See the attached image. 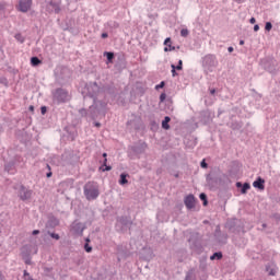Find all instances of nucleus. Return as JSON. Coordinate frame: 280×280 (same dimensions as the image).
I'll return each instance as SVG.
<instances>
[{
	"instance_id": "obj_1",
	"label": "nucleus",
	"mask_w": 280,
	"mask_h": 280,
	"mask_svg": "<svg viewBox=\"0 0 280 280\" xmlns=\"http://www.w3.org/2000/svg\"><path fill=\"white\" fill-rule=\"evenodd\" d=\"M83 194L89 201L97 200L100 198V185H97V182L85 183Z\"/></svg>"
},
{
	"instance_id": "obj_2",
	"label": "nucleus",
	"mask_w": 280,
	"mask_h": 280,
	"mask_svg": "<svg viewBox=\"0 0 280 280\" xmlns=\"http://www.w3.org/2000/svg\"><path fill=\"white\" fill-rule=\"evenodd\" d=\"M147 150L148 143L139 140L138 142L128 148V156L129 159H141V154H145Z\"/></svg>"
},
{
	"instance_id": "obj_3",
	"label": "nucleus",
	"mask_w": 280,
	"mask_h": 280,
	"mask_svg": "<svg viewBox=\"0 0 280 280\" xmlns=\"http://www.w3.org/2000/svg\"><path fill=\"white\" fill-rule=\"evenodd\" d=\"M54 101L57 102V104H65L66 102H69L71 100V96L69 95V92L65 89H57L52 93Z\"/></svg>"
},
{
	"instance_id": "obj_4",
	"label": "nucleus",
	"mask_w": 280,
	"mask_h": 280,
	"mask_svg": "<svg viewBox=\"0 0 280 280\" xmlns=\"http://www.w3.org/2000/svg\"><path fill=\"white\" fill-rule=\"evenodd\" d=\"M202 65L206 69H213L218 67V59L214 55H206L202 59Z\"/></svg>"
},
{
	"instance_id": "obj_5",
	"label": "nucleus",
	"mask_w": 280,
	"mask_h": 280,
	"mask_svg": "<svg viewBox=\"0 0 280 280\" xmlns=\"http://www.w3.org/2000/svg\"><path fill=\"white\" fill-rule=\"evenodd\" d=\"M103 97H104V93H98L96 96H93V95L84 96V101L89 102V100H92L94 106H106V104H108V103L102 102Z\"/></svg>"
},
{
	"instance_id": "obj_6",
	"label": "nucleus",
	"mask_w": 280,
	"mask_h": 280,
	"mask_svg": "<svg viewBox=\"0 0 280 280\" xmlns=\"http://www.w3.org/2000/svg\"><path fill=\"white\" fill-rule=\"evenodd\" d=\"M70 231L71 233H73V235L82 236V233H84V224H82L81 222L74 221L71 224Z\"/></svg>"
},
{
	"instance_id": "obj_7",
	"label": "nucleus",
	"mask_w": 280,
	"mask_h": 280,
	"mask_svg": "<svg viewBox=\"0 0 280 280\" xmlns=\"http://www.w3.org/2000/svg\"><path fill=\"white\" fill-rule=\"evenodd\" d=\"M19 197L20 200H23L25 202V200H30V198H32V190L27 189L24 185H21L19 190Z\"/></svg>"
},
{
	"instance_id": "obj_8",
	"label": "nucleus",
	"mask_w": 280,
	"mask_h": 280,
	"mask_svg": "<svg viewBox=\"0 0 280 280\" xmlns=\"http://www.w3.org/2000/svg\"><path fill=\"white\" fill-rule=\"evenodd\" d=\"M31 9H32V0H20L19 1L18 10L20 12L26 13V12H30Z\"/></svg>"
},
{
	"instance_id": "obj_9",
	"label": "nucleus",
	"mask_w": 280,
	"mask_h": 280,
	"mask_svg": "<svg viewBox=\"0 0 280 280\" xmlns=\"http://www.w3.org/2000/svg\"><path fill=\"white\" fill-rule=\"evenodd\" d=\"M185 207L191 211V209H196V197L194 195H188L184 199Z\"/></svg>"
},
{
	"instance_id": "obj_10",
	"label": "nucleus",
	"mask_w": 280,
	"mask_h": 280,
	"mask_svg": "<svg viewBox=\"0 0 280 280\" xmlns=\"http://www.w3.org/2000/svg\"><path fill=\"white\" fill-rule=\"evenodd\" d=\"M141 126H143V121H141V118H136L127 121V127L129 128V130H141Z\"/></svg>"
},
{
	"instance_id": "obj_11",
	"label": "nucleus",
	"mask_w": 280,
	"mask_h": 280,
	"mask_svg": "<svg viewBox=\"0 0 280 280\" xmlns=\"http://www.w3.org/2000/svg\"><path fill=\"white\" fill-rule=\"evenodd\" d=\"M65 130L68 133L69 140L75 141V139H78V129L75 128V126H67L65 127Z\"/></svg>"
},
{
	"instance_id": "obj_12",
	"label": "nucleus",
	"mask_w": 280,
	"mask_h": 280,
	"mask_svg": "<svg viewBox=\"0 0 280 280\" xmlns=\"http://www.w3.org/2000/svg\"><path fill=\"white\" fill-rule=\"evenodd\" d=\"M47 12H55V14H60V3L50 1L46 7Z\"/></svg>"
},
{
	"instance_id": "obj_13",
	"label": "nucleus",
	"mask_w": 280,
	"mask_h": 280,
	"mask_svg": "<svg viewBox=\"0 0 280 280\" xmlns=\"http://www.w3.org/2000/svg\"><path fill=\"white\" fill-rule=\"evenodd\" d=\"M117 222H119V224H121V226H126L128 229H130V226H132V219L127 215L119 217L117 219Z\"/></svg>"
},
{
	"instance_id": "obj_14",
	"label": "nucleus",
	"mask_w": 280,
	"mask_h": 280,
	"mask_svg": "<svg viewBox=\"0 0 280 280\" xmlns=\"http://www.w3.org/2000/svg\"><path fill=\"white\" fill-rule=\"evenodd\" d=\"M253 187H255V189L264 191L266 189V179L257 177V179L253 183Z\"/></svg>"
},
{
	"instance_id": "obj_15",
	"label": "nucleus",
	"mask_w": 280,
	"mask_h": 280,
	"mask_svg": "<svg viewBox=\"0 0 280 280\" xmlns=\"http://www.w3.org/2000/svg\"><path fill=\"white\" fill-rule=\"evenodd\" d=\"M200 121H201V124H203V126H207V124H211V113L210 112H201Z\"/></svg>"
},
{
	"instance_id": "obj_16",
	"label": "nucleus",
	"mask_w": 280,
	"mask_h": 280,
	"mask_svg": "<svg viewBox=\"0 0 280 280\" xmlns=\"http://www.w3.org/2000/svg\"><path fill=\"white\" fill-rule=\"evenodd\" d=\"M4 171H7L9 174H14L16 172V163L14 161H11L4 165Z\"/></svg>"
},
{
	"instance_id": "obj_17",
	"label": "nucleus",
	"mask_w": 280,
	"mask_h": 280,
	"mask_svg": "<svg viewBox=\"0 0 280 280\" xmlns=\"http://www.w3.org/2000/svg\"><path fill=\"white\" fill-rule=\"evenodd\" d=\"M89 117L95 121L100 117V109L97 107H89Z\"/></svg>"
},
{
	"instance_id": "obj_18",
	"label": "nucleus",
	"mask_w": 280,
	"mask_h": 280,
	"mask_svg": "<svg viewBox=\"0 0 280 280\" xmlns=\"http://www.w3.org/2000/svg\"><path fill=\"white\" fill-rule=\"evenodd\" d=\"M236 187L237 188L241 187V194H248V189H250V184L249 183L242 184V182H237Z\"/></svg>"
},
{
	"instance_id": "obj_19",
	"label": "nucleus",
	"mask_w": 280,
	"mask_h": 280,
	"mask_svg": "<svg viewBox=\"0 0 280 280\" xmlns=\"http://www.w3.org/2000/svg\"><path fill=\"white\" fill-rule=\"evenodd\" d=\"M32 255V249L30 248L28 245H24L21 249V257L22 259H25L27 257H31Z\"/></svg>"
},
{
	"instance_id": "obj_20",
	"label": "nucleus",
	"mask_w": 280,
	"mask_h": 280,
	"mask_svg": "<svg viewBox=\"0 0 280 280\" xmlns=\"http://www.w3.org/2000/svg\"><path fill=\"white\" fill-rule=\"evenodd\" d=\"M100 172H110L113 170V166L108 165V158H105L103 160V165L100 166Z\"/></svg>"
},
{
	"instance_id": "obj_21",
	"label": "nucleus",
	"mask_w": 280,
	"mask_h": 280,
	"mask_svg": "<svg viewBox=\"0 0 280 280\" xmlns=\"http://www.w3.org/2000/svg\"><path fill=\"white\" fill-rule=\"evenodd\" d=\"M164 45H166V47H164V51H174L176 49V47L172 46V38L170 37L164 40Z\"/></svg>"
},
{
	"instance_id": "obj_22",
	"label": "nucleus",
	"mask_w": 280,
	"mask_h": 280,
	"mask_svg": "<svg viewBox=\"0 0 280 280\" xmlns=\"http://www.w3.org/2000/svg\"><path fill=\"white\" fill-rule=\"evenodd\" d=\"M243 127H244V122H242V121H232L230 124V128L232 130H242Z\"/></svg>"
},
{
	"instance_id": "obj_23",
	"label": "nucleus",
	"mask_w": 280,
	"mask_h": 280,
	"mask_svg": "<svg viewBox=\"0 0 280 280\" xmlns=\"http://www.w3.org/2000/svg\"><path fill=\"white\" fill-rule=\"evenodd\" d=\"M172 121V118L170 116H165L162 120V128L163 130H170V122Z\"/></svg>"
},
{
	"instance_id": "obj_24",
	"label": "nucleus",
	"mask_w": 280,
	"mask_h": 280,
	"mask_svg": "<svg viewBox=\"0 0 280 280\" xmlns=\"http://www.w3.org/2000/svg\"><path fill=\"white\" fill-rule=\"evenodd\" d=\"M185 280H196V269H189L186 273Z\"/></svg>"
},
{
	"instance_id": "obj_25",
	"label": "nucleus",
	"mask_w": 280,
	"mask_h": 280,
	"mask_svg": "<svg viewBox=\"0 0 280 280\" xmlns=\"http://www.w3.org/2000/svg\"><path fill=\"white\" fill-rule=\"evenodd\" d=\"M130 175L126 174V173H122L120 174V178L118 180L119 185H128V177Z\"/></svg>"
},
{
	"instance_id": "obj_26",
	"label": "nucleus",
	"mask_w": 280,
	"mask_h": 280,
	"mask_svg": "<svg viewBox=\"0 0 280 280\" xmlns=\"http://www.w3.org/2000/svg\"><path fill=\"white\" fill-rule=\"evenodd\" d=\"M266 271L268 272L269 277H275L277 275V267H272L270 265L266 266Z\"/></svg>"
},
{
	"instance_id": "obj_27",
	"label": "nucleus",
	"mask_w": 280,
	"mask_h": 280,
	"mask_svg": "<svg viewBox=\"0 0 280 280\" xmlns=\"http://www.w3.org/2000/svg\"><path fill=\"white\" fill-rule=\"evenodd\" d=\"M222 257H223L222 252H215L212 256H210V259H211V261H213L215 259L220 260V259H222Z\"/></svg>"
},
{
	"instance_id": "obj_28",
	"label": "nucleus",
	"mask_w": 280,
	"mask_h": 280,
	"mask_svg": "<svg viewBox=\"0 0 280 280\" xmlns=\"http://www.w3.org/2000/svg\"><path fill=\"white\" fill-rule=\"evenodd\" d=\"M43 61H40V59L38 57H32L31 58V65L33 67H38V65H40Z\"/></svg>"
},
{
	"instance_id": "obj_29",
	"label": "nucleus",
	"mask_w": 280,
	"mask_h": 280,
	"mask_svg": "<svg viewBox=\"0 0 280 280\" xmlns=\"http://www.w3.org/2000/svg\"><path fill=\"white\" fill-rule=\"evenodd\" d=\"M199 198H200V200L203 201V207H207V205H209V200L207 199V194L201 192V194L199 195Z\"/></svg>"
},
{
	"instance_id": "obj_30",
	"label": "nucleus",
	"mask_w": 280,
	"mask_h": 280,
	"mask_svg": "<svg viewBox=\"0 0 280 280\" xmlns=\"http://www.w3.org/2000/svg\"><path fill=\"white\" fill-rule=\"evenodd\" d=\"M104 56H106L108 62H113V58H115V54L114 52L105 51Z\"/></svg>"
},
{
	"instance_id": "obj_31",
	"label": "nucleus",
	"mask_w": 280,
	"mask_h": 280,
	"mask_svg": "<svg viewBox=\"0 0 280 280\" xmlns=\"http://www.w3.org/2000/svg\"><path fill=\"white\" fill-rule=\"evenodd\" d=\"M272 220H275L276 224H280V214L278 212L271 214Z\"/></svg>"
},
{
	"instance_id": "obj_32",
	"label": "nucleus",
	"mask_w": 280,
	"mask_h": 280,
	"mask_svg": "<svg viewBox=\"0 0 280 280\" xmlns=\"http://www.w3.org/2000/svg\"><path fill=\"white\" fill-rule=\"evenodd\" d=\"M14 38L18 40V43H25V38L20 33L15 34Z\"/></svg>"
},
{
	"instance_id": "obj_33",
	"label": "nucleus",
	"mask_w": 280,
	"mask_h": 280,
	"mask_svg": "<svg viewBox=\"0 0 280 280\" xmlns=\"http://www.w3.org/2000/svg\"><path fill=\"white\" fill-rule=\"evenodd\" d=\"M48 235L52 238V240H60V234L56 233V232H47Z\"/></svg>"
},
{
	"instance_id": "obj_34",
	"label": "nucleus",
	"mask_w": 280,
	"mask_h": 280,
	"mask_svg": "<svg viewBox=\"0 0 280 280\" xmlns=\"http://www.w3.org/2000/svg\"><path fill=\"white\" fill-rule=\"evenodd\" d=\"M46 170H48V172L46 173V177L51 178V176H54V173L51 172V166L49 164H46Z\"/></svg>"
},
{
	"instance_id": "obj_35",
	"label": "nucleus",
	"mask_w": 280,
	"mask_h": 280,
	"mask_svg": "<svg viewBox=\"0 0 280 280\" xmlns=\"http://www.w3.org/2000/svg\"><path fill=\"white\" fill-rule=\"evenodd\" d=\"M81 117H89L90 113H89V109L86 110V108H81L79 110Z\"/></svg>"
},
{
	"instance_id": "obj_36",
	"label": "nucleus",
	"mask_w": 280,
	"mask_h": 280,
	"mask_svg": "<svg viewBox=\"0 0 280 280\" xmlns=\"http://www.w3.org/2000/svg\"><path fill=\"white\" fill-rule=\"evenodd\" d=\"M226 240H229V234L223 233V234H221V238H219V242L226 243Z\"/></svg>"
},
{
	"instance_id": "obj_37",
	"label": "nucleus",
	"mask_w": 280,
	"mask_h": 280,
	"mask_svg": "<svg viewBox=\"0 0 280 280\" xmlns=\"http://www.w3.org/2000/svg\"><path fill=\"white\" fill-rule=\"evenodd\" d=\"M84 250L85 253H92L93 252V247L91 245H89V243L84 244Z\"/></svg>"
},
{
	"instance_id": "obj_38",
	"label": "nucleus",
	"mask_w": 280,
	"mask_h": 280,
	"mask_svg": "<svg viewBox=\"0 0 280 280\" xmlns=\"http://www.w3.org/2000/svg\"><path fill=\"white\" fill-rule=\"evenodd\" d=\"M171 69H172V75H173V78H176V75H178V73L176 72V71H178V70L176 69V66H175V65H171Z\"/></svg>"
},
{
	"instance_id": "obj_39",
	"label": "nucleus",
	"mask_w": 280,
	"mask_h": 280,
	"mask_svg": "<svg viewBox=\"0 0 280 280\" xmlns=\"http://www.w3.org/2000/svg\"><path fill=\"white\" fill-rule=\"evenodd\" d=\"M180 36H183L184 38L187 37V36H189V31H188L187 28H183V30L180 31Z\"/></svg>"
},
{
	"instance_id": "obj_40",
	"label": "nucleus",
	"mask_w": 280,
	"mask_h": 280,
	"mask_svg": "<svg viewBox=\"0 0 280 280\" xmlns=\"http://www.w3.org/2000/svg\"><path fill=\"white\" fill-rule=\"evenodd\" d=\"M24 264H26V266H32V257H26V258H22Z\"/></svg>"
},
{
	"instance_id": "obj_41",
	"label": "nucleus",
	"mask_w": 280,
	"mask_h": 280,
	"mask_svg": "<svg viewBox=\"0 0 280 280\" xmlns=\"http://www.w3.org/2000/svg\"><path fill=\"white\" fill-rule=\"evenodd\" d=\"M200 167H202V170H207V167H209V164L207 163L206 160H202V161H201Z\"/></svg>"
},
{
	"instance_id": "obj_42",
	"label": "nucleus",
	"mask_w": 280,
	"mask_h": 280,
	"mask_svg": "<svg viewBox=\"0 0 280 280\" xmlns=\"http://www.w3.org/2000/svg\"><path fill=\"white\" fill-rule=\"evenodd\" d=\"M265 30H266V32H270V30H272V23L267 22L265 25Z\"/></svg>"
},
{
	"instance_id": "obj_43",
	"label": "nucleus",
	"mask_w": 280,
	"mask_h": 280,
	"mask_svg": "<svg viewBox=\"0 0 280 280\" xmlns=\"http://www.w3.org/2000/svg\"><path fill=\"white\" fill-rule=\"evenodd\" d=\"M175 68H176L177 71H183V60H179L178 65L175 66Z\"/></svg>"
},
{
	"instance_id": "obj_44",
	"label": "nucleus",
	"mask_w": 280,
	"mask_h": 280,
	"mask_svg": "<svg viewBox=\"0 0 280 280\" xmlns=\"http://www.w3.org/2000/svg\"><path fill=\"white\" fill-rule=\"evenodd\" d=\"M165 86V81H162L160 84L155 85V90L163 89Z\"/></svg>"
},
{
	"instance_id": "obj_45",
	"label": "nucleus",
	"mask_w": 280,
	"mask_h": 280,
	"mask_svg": "<svg viewBox=\"0 0 280 280\" xmlns=\"http://www.w3.org/2000/svg\"><path fill=\"white\" fill-rule=\"evenodd\" d=\"M40 113H42V115H47V106H42Z\"/></svg>"
},
{
	"instance_id": "obj_46",
	"label": "nucleus",
	"mask_w": 280,
	"mask_h": 280,
	"mask_svg": "<svg viewBox=\"0 0 280 280\" xmlns=\"http://www.w3.org/2000/svg\"><path fill=\"white\" fill-rule=\"evenodd\" d=\"M30 277H32V276H30V272H27V270H24L23 271V279H27Z\"/></svg>"
},
{
	"instance_id": "obj_47",
	"label": "nucleus",
	"mask_w": 280,
	"mask_h": 280,
	"mask_svg": "<svg viewBox=\"0 0 280 280\" xmlns=\"http://www.w3.org/2000/svg\"><path fill=\"white\" fill-rule=\"evenodd\" d=\"M165 97H167L166 94H165V93H162V94L160 95V102H165Z\"/></svg>"
},
{
	"instance_id": "obj_48",
	"label": "nucleus",
	"mask_w": 280,
	"mask_h": 280,
	"mask_svg": "<svg viewBox=\"0 0 280 280\" xmlns=\"http://www.w3.org/2000/svg\"><path fill=\"white\" fill-rule=\"evenodd\" d=\"M5 10V2H0V12Z\"/></svg>"
},
{
	"instance_id": "obj_49",
	"label": "nucleus",
	"mask_w": 280,
	"mask_h": 280,
	"mask_svg": "<svg viewBox=\"0 0 280 280\" xmlns=\"http://www.w3.org/2000/svg\"><path fill=\"white\" fill-rule=\"evenodd\" d=\"M40 234V230H34L33 232H32V235H39Z\"/></svg>"
},
{
	"instance_id": "obj_50",
	"label": "nucleus",
	"mask_w": 280,
	"mask_h": 280,
	"mask_svg": "<svg viewBox=\"0 0 280 280\" xmlns=\"http://www.w3.org/2000/svg\"><path fill=\"white\" fill-rule=\"evenodd\" d=\"M249 23H250L252 25H255V23H257V20H255V18H252V19L249 20Z\"/></svg>"
},
{
	"instance_id": "obj_51",
	"label": "nucleus",
	"mask_w": 280,
	"mask_h": 280,
	"mask_svg": "<svg viewBox=\"0 0 280 280\" xmlns=\"http://www.w3.org/2000/svg\"><path fill=\"white\" fill-rule=\"evenodd\" d=\"M254 32H259V24L254 25Z\"/></svg>"
},
{
	"instance_id": "obj_52",
	"label": "nucleus",
	"mask_w": 280,
	"mask_h": 280,
	"mask_svg": "<svg viewBox=\"0 0 280 280\" xmlns=\"http://www.w3.org/2000/svg\"><path fill=\"white\" fill-rule=\"evenodd\" d=\"M95 128H102V124L101 122H94Z\"/></svg>"
},
{
	"instance_id": "obj_53",
	"label": "nucleus",
	"mask_w": 280,
	"mask_h": 280,
	"mask_svg": "<svg viewBox=\"0 0 280 280\" xmlns=\"http://www.w3.org/2000/svg\"><path fill=\"white\" fill-rule=\"evenodd\" d=\"M0 280H5V276H3V272L0 271Z\"/></svg>"
},
{
	"instance_id": "obj_54",
	"label": "nucleus",
	"mask_w": 280,
	"mask_h": 280,
	"mask_svg": "<svg viewBox=\"0 0 280 280\" xmlns=\"http://www.w3.org/2000/svg\"><path fill=\"white\" fill-rule=\"evenodd\" d=\"M108 36V33H102L101 37L106 38Z\"/></svg>"
},
{
	"instance_id": "obj_55",
	"label": "nucleus",
	"mask_w": 280,
	"mask_h": 280,
	"mask_svg": "<svg viewBox=\"0 0 280 280\" xmlns=\"http://www.w3.org/2000/svg\"><path fill=\"white\" fill-rule=\"evenodd\" d=\"M228 51H229L230 54H233V47L230 46V47L228 48Z\"/></svg>"
},
{
	"instance_id": "obj_56",
	"label": "nucleus",
	"mask_w": 280,
	"mask_h": 280,
	"mask_svg": "<svg viewBox=\"0 0 280 280\" xmlns=\"http://www.w3.org/2000/svg\"><path fill=\"white\" fill-rule=\"evenodd\" d=\"M211 95H215V89L210 90Z\"/></svg>"
},
{
	"instance_id": "obj_57",
	"label": "nucleus",
	"mask_w": 280,
	"mask_h": 280,
	"mask_svg": "<svg viewBox=\"0 0 280 280\" xmlns=\"http://www.w3.org/2000/svg\"><path fill=\"white\" fill-rule=\"evenodd\" d=\"M235 1V3H244V1H246V0H234Z\"/></svg>"
},
{
	"instance_id": "obj_58",
	"label": "nucleus",
	"mask_w": 280,
	"mask_h": 280,
	"mask_svg": "<svg viewBox=\"0 0 280 280\" xmlns=\"http://www.w3.org/2000/svg\"><path fill=\"white\" fill-rule=\"evenodd\" d=\"M28 109L31 110V113H34V106H30Z\"/></svg>"
},
{
	"instance_id": "obj_59",
	"label": "nucleus",
	"mask_w": 280,
	"mask_h": 280,
	"mask_svg": "<svg viewBox=\"0 0 280 280\" xmlns=\"http://www.w3.org/2000/svg\"><path fill=\"white\" fill-rule=\"evenodd\" d=\"M21 159H23V158H21L20 155H16V156H15V160H16V161H21Z\"/></svg>"
},
{
	"instance_id": "obj_60",
	"label": "nucleus",
	"mask_w": 280,
	"mask_h": 280,
	"mask_svg": "<svg viewBox=\"0 0 280 280\" xmlns=\"http://www.w3.org/2000/svg\"><path fill=\"white\" fill-rule=\"evenodd\" d=\"M108 153H103V159H107Z\"/></svg>"
},
{
	"instance_id": "obj_61",
	"label": "nucleus",
	"mask_w": 280,
	"mask_h": 280,
	"mask_svg": "<svg viewBox=\"0 0 280 280\" xmlns=\"http://www.w3.org/2000/svg\"><path fill=\"white\" fill-rule=\"evenodd\" d=\"M93 88H94V89H97V82H94V83H93Z\"/></svg>"
},
{
	"instance_id": "obj_62",
	"label": "nucleus",
	"mask_w": 280,
	"mask_h": 280,
	"mask_svg": "<svg viewBox=\"0 0 280 280\" xmlns=\"http://www.w3.org/2000/svg\"><path fill=\"white\" fill-rule=\"evenodd\" d=\"M267 228H268V224L262 223V229H267Z\"/></svg>"
},
{
	"instance_id": "obj_63",
	"label": "nucleus",
	"mask_w": 280,
	"mask_h": 280,
	"mask_svg": "<svg viewBox=\"0 0 280 280\" xmlns=\"http://www.w3.org/2000/svg\"><path fill=\"white\" fill-rule=\"evenodd\" d=\"M24 280H34V278L28 277V278H24Z\"/></svg>"
},
{
	"instance_id": "obj_64",
	"label": "nucleus",
	"mask_w": 280,
	"mask_h": 280,
	"mask_svg": "<svg viewBox=\"0 0 280 280\" xmlns=\"http://www.w3.org/2000/svg\"><path fill=\"white\" fill-rule=\"evenodd\" d=\"M215 235H217L218 240H220V232L217 231Z\"/></svg>"
}]
</instances>
